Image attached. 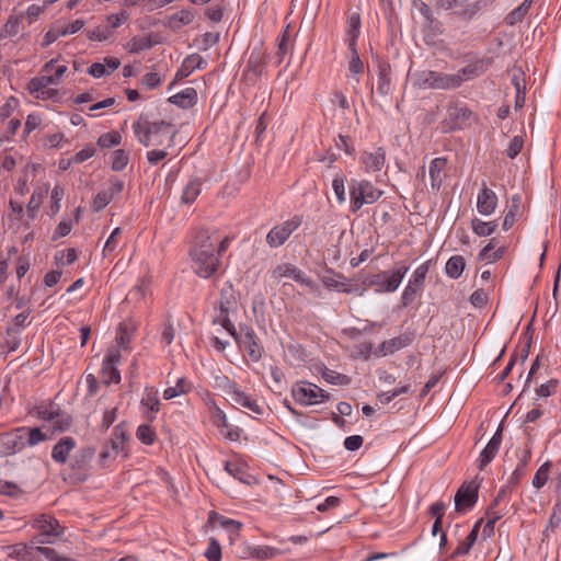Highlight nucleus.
Returning <instances> with one entry per match:
<instances>
[{"instance_id": "f257e3e1", "label": "nucleus", "mask_w": 561, "mask_h": 561, "mask_svg": "<svg viewBox=\"0 0 561 561\" xmlns=\"http://www.w3.org/2000/svg\"><path fill=\"white\" fill-rule=\"evenodd\" d=\"M133 129L138 141L145 147L162 146L165 149L174 146V138L178 134L171 123L165 121L151 123L142 117L133 124Z\"/></svg>"}, {"instance_id": "f03ea898", "label": "nucleus", "mask_w": 561, "mask_h": 561, "mask_svg": "<svg viewBox=\"0 0 561 561\" xmlns=\"http://www.w3.org/2000/svg\"><path fill=\"white\" fill-rule=\"evenodd\" d=\"M383 192L367 180H352L350 183L351 210L358 211L364 205L377 202Z\"/></svg>"}, {"instance_id": "7ed1b4c3", "label": "nucleus", "mask_w": 561, "mask_h": 561, "mask_svg": "<svg viewBox=\"0 0 561 561\" xmlns=\"http://www.w3.org/2000/svg\"><path fill=\"white\" fill-rule=\"evenodd\" d=\"M408 271L409 267L402 265L393 271L370 274L366 277L364 283L373 287L377 293H393L399 288Z\"/></svg>"}, {"instance_id": "20e7f679", "label": "nucleus", "mask_w": 561, "mask_h": 561, "mask_svg": "<svg viewBox=\"0 0 561 561\" xmlns=\"http://www.w3.org/2000/svg\"><path fill=\"white\" fill-rule=\"evenodd\" d=\"M459 80L449 73L423 70L415 76V85L420 89L451 90L457 89Z\"/></svg>"}, {"instance_id": "39448f33", "label": "nucleus", "mask_w": 561, "mask_h": 561, "mask_svg": "<svg viewBox=\"0 0 561 561\" xmlns=\"http://www.w3.org/2000/svg\"><path fill=\"white\" fill-rule=\"evenodd\" d=\"M291 394L297 403L304 405H312L330 399V394L325 390L305 381L296 383L291 389Z\"/></svg>"}, {"instance_id": "423d86ee", "label": "nucleus", "mask_w": 561, "mask_h": 561, "mask_svg": "<svg viewBox=\"0 0 561 561\" xmlns=\"http://www.w3.org/2000/svg\"><path fill=\"white\" fill-rule=\"evenodd\" d=\"M190 255L194 272L203 278L213 276L220 265V259L216 253L208 254L205 251H190Z\"/></svg>"}, {"instance_id": "0eeeda50", "label": "nucleus", "mask_w": 561, "mask_h": 561, "mask_svg": "<svg viewBox=\"0 0 561 561\" xmlns=\"http://www.w3.org/2000/svg\"><path fill=\"white\" fill-rule=\"evenodd\" d=\"M234 341L243 346L252 362L257 363L264 353L263 346L259 343L256 333L251 327L240 325L238 339Z\"/></svg>"}, {"instance_id": "6e6552de", "label": "nucleus", "mask_w": 561, "mask_h": 561, "mask_svg": "<svg viewBox=\"0 0 561 561\" xmlns=\"http://www.w3.org/2000/svg\"><path fill=\"white\" fill-rule=\"evenodd\" d=\"M300 225L301 219L299 217H293L291 219L276 225L266 234V243L271 248H278L283 245Z\"/></svg>"}, {"instance_id": "1a4fd4ad", "label": "nucleus", "mask_w": 561, "mask_h": 561, "mask_svg": "<svg viewBox=\"0 0 561 561\" xmlns=\"http://www.w3.org/2000/svg\"><path fill=\"white\" fill-rule=\"evenodd\" d=\"M472 115V111L466 105L449 104L443 124L448 130L462 129L470 124Z\"/></svg>"}, {"instance_id": "9d476101", "label": "nucleus", "mask_w": 561, "mask_h": 561, "mask_svg": "<svg viewBox=\"0 0 561 561\" xmlns=\"http://www.w3.org/2000/svg\"><path fill=\"white\" fill-rule=\"evenodd\" d=\"M491 65L492 58L483 57L468 64L466 67L458 70L457 73H453V78H457L459 80L457 88H459L467 80L482 76Z\"/></svg>"}, {"instance_id": "9b49d317", "label": "nucleus", "mask_w": 561, "mask_h": 561, "mask_svg": "<svg viewBox=\"0 0 561 561\" xmlns=\"http://www.w3.org/2000/svg\"><path fill=\"white\" fill-rule=\"evenodd\" d=\"M479 485L474 482L463 483L455 495V508L461 513L471 508L478 501Z\"/></svg>"}, {"instance_id": "f8f14e48", "label": "nucleus", "mask_w": 561, "mask_h": 561, "mask_svg": "<svg viewBox=\"0 0 561 561\" xmlns=\"http://www.w3.org/2000/svg\"><path fill=\"white\" fill-rule=\"evenodd\" d=\"M226 393L233 407L245 408L257 415L263 414V410L257 402L251 399L245 392L241 391L234 382L228 385Z\"/></svg>"}, {"instance_id": "ddd939ff", "label": "nucleus", "mask_w": 561, "mask_h": 561, "mask_svg": "<svg viewBox=\"0 0 561 561\" xmlns=\"http://www.w3.org/2000/svg\"><path fill=\"white\" fill-rule=\"evenodd\" d=\"M273 275L276 278H293L297 283H300L311 289L317 287V284L312 278L306 276L301 270L289 263H284L276 266V268L273 271Z\"/></svg>"}, {"instance_id": "4468645a", "label": "nucleus", "mask_w": 561, "mask_h": 561, "mask_svg": "<svg viewBox=\"0 0 561 561\" xmlns=\"http://www.w3.org/2000/svg\"><path fill=\"white\" fill-rule=\"evenodd\" d=\"M35 526L38 528L41 534L34 538L36 543H51L50 540H45L43 537H58L62 534V527L58 520L53 517L41 516L35 520Z\"/></svg>"}, {"instance_id": "2eb2a0df", "label": "nucleus", "mask_w": 561, "mask_h": 561, "mask_svg": "<svg viewBox=\"0 0 561 561\" xmlns=\"http://www.w3.org/2000/svg\"><path fill=\"white\" fill-rule=\"evenodd\" d=\"M497 201L496 194L483 183V187L477 198V209L479 214L483 216L492 215L496 209Z\"/></svg>"}, {"instance_id": "dca6fc26", "label": "nucleus", "mask_w": 561, "mask_h": 561, "mask_svg": "<svg viewBox=\"0 0 561 561\" xmlns=\"http://www.w3.org/2000/svg\"><path fill=\"white\" fill-rule=\"evenodd\" d=\"M83 25L84 22L82 20H76L66 27H51L45 34L42 45L47 47L56 42L60 36H66L68 34H75L79 32Z\"/></svg>"}, {"instance_id": "f3484780", "label": "nucleus", "mask_w": 561, "mask_h": 561, "mask_svg": "<svg viewBox=\"0 0 561 561\" xmlns=\"http://www.w3.org/2000/svg\"><path fill=\"white\" fill-rule=\"evenodd\" d=\"M140 404L147 409L145 412L146 419L148 421H153L156 419V414L160 411L158 390L153 387H146Z\"/></svg>"}, {"instance_id": "a211bd4d", "label": "nucleus", "mask_w": 561, "mask_h": 561, "mask_svg": "<svg viewBox=\"0 0 561 561\" xmlns=\"http://www.w3.org/2000/svg\"><path fill=\"white\" fill-rule=\"evenodd\" d=\"M362 162L365 165L367 172L380 171L386 162V153L382 148H376L371 152H364L362 156Z\"/></svg>"}, {"instance_id": "6ab92c4d", "label": "nucleus", "mask_w": 561, "mask_h": 561, "mask_svg": "<svg viewBox=\"0 0 561 561\" xmlns=\"http://www.w3.org/2000/svg\"><path fill=\"white\" fill-rule=\"evenodd\" d=\"M206 67V61L198 54H192L187 56L179 70L176 71L175 79L182 80L188 77L195 69H204Z\"/></svg>"}, {"instance_id": "aec40b11", "label": "nucleus", "mask_w": 561, "mask_h": 561, "mask_svg": "<svg viewBox=\"0 0 561 561\" xmlns=\"http://www.w3.org/2000/svg\"><path fill=\"white\" fill-rule=\"evenodd\" d=\"M412 342L411 333H404L388 341H383L380 346L378 354L383 356L393 354L394 352L407 347Z\"/></svg>"}, {"instance_id": "412c9836", "label": "nucleus", "mask_w": 561, "mask_h": 561, "mask_svg": "<svg viewBox=\"0 0 561 561\" xmlns=\"http://www.w3.org/2000/svg\"><path fill=\"white\" fill-rule=\"evenodd\" d=\"M447 160L445 158H435L430 164V178L433 190L438 191L446 176Z\"/></svg>"}, {"instance_id": "4be33fe9", "label": "nucleus", "mask_w": 561, "mask_h": 561, "mask_svg": "<svg viewBox=\"0 0 561 561\" xmlns=\"http://www.w3.org/2000/svg\"><path fill=\"white\" fill-rule=\"evenodd\" d=\"M378 85L381 95H388L391 91V66L385 60H378Z\"/></svg>"}, {"instance_id": "5701e85b", "label": "nucleus", "mask_w": 561, "mask_h": 561, "mask_svg": "<svg viewBox=\"0 0 561 561\" xmlns=\"http://www.w3.org/2000/svg\"><path fill=\"white\" fill-rule=\"evenodd\" d=\"M76 442L72 437H62L53 448L51 457L59 463H65L69 453L75 448Z\"/></svg>"}, {"instance_id": "b1692460", "label": "nucleus", "mask_w": 561, "mask_h": 561, "mask_svg": "<svg viewBox=\"0 0 561 561\" xmlns=\"http://www.w3.org/2000/svg\"><path fill=\"white\" fill-rule=\"evenodd\" d=\"M169 102L181 108H191L197 102V92L194 88H186L183 91L169 98Z\"/></svg>"}, {"instance_id": "393cba45", "label": "nucleus", "mask_w": 561, "mask_h": 561, "mask_svg": "<svg viewBox=\"0 0 561 561\" xmlns=\"http://www.w3.org/2000/svg\"><path fill=\"white\" fill-rule=\"evenodd\" d=\"M520 207L522 196L519 194L513 195L511 199V205L503 221V229L505 231L510 230L514 226L516 218L520 216Z\"/></svg>"}, {"instance_id": "a878e982", "label": "nucleus", "mask_w": 561, "mask_h": 561, "mask_svg": "<svg viewBox=\"0 0 561 561\" xmlns=\"http://www.w3.org/2000/svg\"><path fill=\"white\" fill-rule=\"evenodd\" d=\"M191 251H205L206 253H215V240L207 230H201L195 237L194 247Z\"/></svg>"}, {"instance_id": "bb28decb", "label": "nucleus", "mask_w": 561, "mask_h": 561, "mask_svg": "<svg viewBox=\"0 0 561 561\" xmlns=\"http://www.w3.org/2000/svg\"><path fill=\"white\" fill-rule=\"evenodd\" d=\"M36 548L37 547L34 546L28 547L25 543L9 546V557L19 561H33L34 553L38 552Z\"/></svg>"}, {"instance_id": "cd10ccee", "label": "nucleus", "mask_w": 561, "mask_h": 561, "mask_svg": "<svg viewBox=\"0 0 561 561\" xmlns=\"http://www.w3.org/2000/svg\"><path fill=\"white\" fill-rule=\"evenodd\" d=\"M483 519H479L473 528L471 529L470 534L467 536V538L459 542V545L457 546V548L455 549L454 553H453V557H458V556H465V554H468L470 549L472 548V546L474 545L477 538H478V534H479V528L482 524Z\"/></svg>"}, {"instance_id": "c85d7f7f", "label": "nucleus", "mask_w": 561, "mask_h": 561, "mask_svg": "<svg viewBox=\"0 0 561 561\" xmlns=\"http://www.w3.org/2000/svg\"><path fill=\"white\" fill-rule=\"evenodd\" d=\"M136 331V324L133 320H125L119 323L116 342L121 347H127Z\"/></svg>"}, {"instance_id": "c756f323", "label": "nucleus", "mask_w": 561, "mask_h": 561, "mask_svg": "<svg viewBox=\"0 0 561 561\" xmlns=\"http://www.w3.org/2000/svg\"><path fill=\"white\" fill-rule=\"evenodd\" d=\"M485 5V2L483 1H476L472 3L467 2L465 0L463 4H460L457 10L455 11V14L458 18L465 19V20H471L474 15H477Z\"/></svg>"}, {"instance_id": "7c9ffc66", "label": "nucleus", "mask_w": 561, "mask_h": 561, "mask_svg": "<svg viewBox=\"0 0 561 561\" xmlns=\"http://www.w3.org/2000/svg\"><path fill=\"white\" fill-rule=\"evenodd\" d=\"M466 267V261L461 255L451 256L445 266V272L448 277L458 279Z\"/></svg>"}, {"instance_id": "2f4dec72", "label": "nucleus", "mask_w": 561, "mask_h": 561, "mask_svg": "<svg viewBox=\"0 0 561 561\" xmlns=\"http://www.w3.org/2000/svg\"><path fill=\"white\" fill-rule=\"evenodd\" d=\"M359 27H360V16L358 13H352L347 18V41H348V47H353L356 45V41L359 35Z\"/></svg>"}, {"instance_id": "473e14b6", "label": "nucleus", "mask_w": 561, "mask_h": 561, "mask_svg": "<svg viewBox=\"0 0 561 561\" xmlns=\"http://www.w3.org/2000/svg\"><path fill=\"white\" fill-rule=\"evenodd\" d=\"M94 455L95 449L92 447H83L79 449L72 459L71 467L78 469L85 468Z\"/></svg>"}, {"instance_id": "72a5a7b5", "label": "nucleus", "mask_w": 561, "mask_h": 561, "mask_svg": "<svg viewBox=\"0 0 561 561\" xmlns=\"http://www.w3.org/2000/svg\"><path fill=\"white\" fill-rule=\"evenodd\" d=\"M126 433L122 425L114 427L112 438L107 445L111 446L114 456H117L124 450V444L126 442Z\"/></svg>"}, {"instance_id": "f704fd0d", "label": "nucleus", "mask_w": 561, "mask_h": 561, "mask_svg": "<svg viewBox=\"0 0 561 561\" xmlns=\"http://www.w3.org/2000/svg\"><path fill=\"white\" fill-rule=\"evenodd\" d=\"M56 83V78H53L50 76L35 77L30 80L27 89L31 94L35 95L41 91L46 90L49 84Z\"/></svg>"}, {"instance_id": "c9c22d12", "label": "nucleus", "mask_w": 561, "mask_h": 561, "mask_svg": "<svg viewBox=\"0 0 561 561\" xmlns=\"http://www.w3.org/2000/svg\"><path fill=\"white\" fill-rule=\"evenodd\" d=\"M432 264V260L426 261L425 263L421 264L412 274L410 280L408 284L419 288L423 289L426 274L428 273L430 266Z\"/></svg>"}, {"instance_id": "e433bc0d", "label": "nucleus", "mask_w": 561, "mask_h": 561, "mask_svg": "<svg viewBox=\"0 0 561 561\" xmlns=\"http://www.w3.org/2000/svg\"><path fill=\"white\" fill-rule=\"evenodd\" d=\"M497 227L496 221H483L479 218H473L471 220V228L473 232L480 237L491 236Z\"/></svg>"}, {"instance_id": "4c0bfd02", "label": "nucleus", "mask_w": 561, "mask_h": 561, "mask_svg": "<svg viewBox=\"0 0 561 561\" xmlns=\"http://www.w3.org/2000/svg\"><path fill=\"white\" fill-rule=\"evenodd\" d=\"M500 444L489 442L480 454L479 469L483 470L496 456L500 449Z\"/></svg>"}, {"instance_id": "58836bf2", "label": "nucleus", "mask_w": 561, "mask_h": 561, "mask_svg": "<svg viewBox=\"0 0 561 561\" xmlns=\"http://www.w3.org/2000/svg\"><path fill=\"white\" fill-rule=\"evenodd\" d=\"M150 283L147 279H141L136 286L133 287V289L129 290V293L126 296V299L128 301L137 302L141 299H144L148 291H149Z\"/></svg>"}, {"instance_id": "ea45409f", "label": "nucleus", "mask_w": 561, "mask_h": 561, "mask_svg": "<svg viewBox=\"0 0 561 561\" xmlns=\"http://www.w3.org/2000/svg\"><path fill=\"white\" fill-rule=\"evenodd\" d=\"M202 183L198 179L191 180L182 194V201L186 204L193 203L201 193Z\"/></svg>"}, {"instance_id": "a19ab883", "label": "nucleus", "mask_w": 561, "mask_h": 561, "mask_svg": "<svg viewBox=\"0 0 561 561\" xmlns=\"http://www.w3.org/2000/svg\"><path fill=\"white\" fill-rule=\"evenodd\" d=\"M322 377L327 382L332 383V385L345 386L351 382V378L348 376H346L344 374H340V373L329 369V368H325L322 371Z\"/></svg>"}, {"instance_id": "79ce46f5", "label": "nucleus", "mask_w": 561, "mask_h": 561, "mask_svg": "<svg viewBox=\"0 0 561 561\" xmlns=\"http://www.w3.org/2000/svg\"><path fill=\"white\" fill-rule=\"evenodd\" d=\"M190 390V385L184 378H180L174 387H169L163 391V399L170 400Z\"/></svg>"}, {"instance_id": "37998d69", "label": "nucleus", "mask_w": 561, "mask_h": 561, "mask_svg": "<svg viewBox=\"0 0 561 561\" xmlns=\"http://www.w3.org/2000/svg\"><path fill=\"white\" fill-rule=\"evenodd\" d=\"M137 438L146 445H152L156 442L157 435L153 428L148 424H141L136 431Z\"/></svg>"}, {"instance_id": "c03bdc74", "label": "nucleus", "mask_w": 561, "mask_h": 561, "mask_svg": "<svg viewBox=\"0 0 561 561\" xmlns=\"http://www.w3.org/2000/svg\"><path fill=\"white\" fill-rule=\"evenodd\" d=\"M122 141V136L117 131H110L102 134L98 139V145L101 148H112L118 146Z\"/></svg>"}, {"instance_id": "a18cd8bd", "label": "nucleus", "mask_w": 561, "mask_h": 561, "mask_svg": "<svg viewBox=\"0 0 561 561\" xmlns=\"http://www.w3.org/2000/svg\"><path fill=\"white\" fill-rule=\"evenodd\" d=\"M560 524H561V501H558L554 504V506L552 507V513L550 515L548 526H547L546 530L543 531V534L546 536H548L549 531L554 533L556 529L560 526Z\"/></svg>"}, {"instance_id": "49530a36", "label": "nucleus", "mask_w": 561, "mask_h": 561, "mask_svg": "<svg viewBox=\"0 0 561 561\" xmlns=\"http://www.w3.org/2000/svg\"><path fill=\"white\" fill-rule=\"evenodd\" d=\"M154 45L150 36L134 37L130 42L129 51L133 54L150 49Z\"/></svg>"}, {"instance_id": "de8ad7c7", "label": "nucleus", "mask_w": 561, "mask_h": 561, "mask_svg": "<svg viewBox=\"0 0 561 561\" xmlns=\"http://www.w3.org/2000/svg\"><path fill=\"white\" fill-rule=\"evenodd\" d=\"M529 9L526 5L520 4L513 11H511L504 19L506 25L514 26L517 23L522 22L525 15L528 13Z\"/></svg>"}, {"instance_id": "09e8293b", "label": "nucleus", "mask_w": 561, "mask_h": 561, "mask_svg": "<svg viewBox=\"0 0 561 561\" xmlns=\"http://www.w3.org/2000/svg\"><path fill=\"white\" fill-rule=\"evenodd\" d=\"M113 193L108 192V190H103L99 192L92 203V207L95 211H100L105 208L113 201Z\"/></svg>"}, {"instance_id": "8fccbe9b", "label": "nucleus", "mask_w": 561, "mask_h": 561, "mask_svg": "<svg viewBox=\"0 0 561 561\" xmlns=\"http://www.w3.org/2000/svg\"><path fill=\"white\" fill-rule=\"evenodd\" d=\"M549 470H550V462H545L539 467L537 470L534 479H533V485L536 489H541L549 479Z\"/></svg>"}, {"instance_id": "3c124183", "label": "nucleus", "mask_w": 561, "mask_h": 561, "mask_svg": "<svg viewBox=\"0 0 561 561\" xmlns=\"http://www.w3.org/2000/svg\"><path fill=\"white\" fill-rule=\"evenodd\" d=\"M128 154L123 149L114 150L112 153V169L122 171L128 163Z\"/></svg>"}, {"instance_id": "603ef678", "label": "nucleus", "mask_w": 561, "mask_h": 561, "mask_svg": "<svg viewBox=\"0 0 561 561\" xmlns=\"http://www.w3.org/2000/svg\"><path fill=\"white\" fill-rule=\"evenodd\" d=\"M23 15H12L4 24L5 37H12L19 33L20 25L22 24Z\"/></svg>"}, {"instance_id": "864d4df0", "label": "nucleus", "mask_w": 561, "mask_h": 561, "mask_svg": "<svg viewBox=\"0 0 561 561\" xmlns=\"http://www.w3.org/2000/svg\"><path fill=\"white\" fill-rule=\"evenodd\" d=\"M352 56L348 64V70L353 75H359L364 71V64L359 58L356 45L353 47H348Z\"/></svg>"}, {"instance_id": "5fc2aeb1", "label": "nucleus", "mask_w": 561, "mask_h": 561, "mask_svg": "<svg viewBox=\"0 0 561 561\" xmlns=\"http://www.w3.org/2000/svg\"><path fill=\"white\" fill-rule=\"evenodd\" d=\"M102 377L103 381L107 385L112 382L118 383L121 381V374L118 369L113 365L102 366Z\"/></svg>"}, {"instance_id": "6e6d98bb", "label": "nucleus", "mask_w": 561, "mask_h": 561, "mask_svg": "<svg viewBox=\"0 0 561 561\" xmlns=\"http://www.w3.org/2000/svg\"><path fill=\"white\" fill-rule=\"evenodd\" d=\"M205 557L207 558L208 561L221 560V548L219 542L215 538L209 539V545L205 552Z\"/></svg>"}, {"instance_id": "4d7b16f0", "label": "nucleus", "mask_w": 561, "mask_h": 561, "mask_svg": "<svg viewBox=\"0 0 561 561\" xmlns=\"http://www.w3.org/2000/svg\"><path fill=\"white\" fill-rule=\"evenodd\" d=\"M276 554V549L267 546L250 548V556L261 560L271 559Z\"/></svg>"}, {"instance_id": "13d9d810", "label": "nucleus", "mask_w": 561, "mask_h": 561, "mask_svg": "<svg viewBox=\"0 0 561 561\" xmlns=\"http://www.w3.org/2000/svg\"><path fill=\"white\" fill-rule=\"evenodd\" d=\"M220 524H221L222 527H225V528L230 530V539H231V541L239 537L240 529H241V526H242L241 523H239L237 520H233V519H229V518H225V517L220 516Z\"/></svg>"}, {"instance_id": "bf43d9fd", "label": "nucleus", "mask_w": 561, "mask_h": 561, "mask_svg": "<svg viewBox=\"0 0 561 561\" xmlns=\"http://www.w3.org/2000/svg\"><path fill=\"white\" fill-rule=\"evenodd\" d=\"M422 290L408 284L401 296V305L402 307L410 306L416 298L417 294Z\"/></svg>"}, {"instance_id": "052dcab7", "label": "nucleus", "mask_w": 561, "mask_h": 561, "mask_svg": "<svg viewBox=\"0 0 561 561\" xmlns=\"http://www.w3.org/2000/svg\"><path fill=\"white\" fill-rule=\"evenodd\" d=\"M193 20H194L193 12L187 11V10H182L172 16V23H174L175 26L187 25V24L192 23Z\"/></svg>"}, {"instance_id": "680f3d73", "label": "nucleus", "mask_w": 561, "mask_h": 561, "mask_svg": "<svg viewBox=\"0 0 561 561\" xmlns=\"http://www.w3.org/2000/svg\"><path fill=\"white\" fill-rule=\"evenodd\" d=\"M524 146V139L522 136H515L511 142L508 148L506 149L507 157L514 159L522 151Z\"/></svg>"}, {"instance_id": "e2e57ef3", "label": "nucleus", "mask_w": 561, "mask_h": 561, "mask_svg": "<svg viewBox=\"0 0 561 561\" xmlns=\"http://www.w3.org/2000/svg\"><path fill=\"white\" fill-rule=\"evenodd\" d=\"M87 34H88V38L91 41L103 42V41H106L107 38H110V36L112 35V32L106 27L98 26L92 31H88Z\"/></svg>"}, {"instance_id": "0e129e2a", "label": "nucleus", "mask_w": 561, "mask_h": 561, "mask_svg": "<svg viewBox=\"0 0 561 561\" xmlns=\"http://www.w3.org/2000/svg\"><path fill=\"white\" fill-rule=\"evenodd\" d=\"M288 44H289V32L286 30L284 31L282 38L278 43L277 47V57H278V64H280L285 57V55L288 53Z\"/></svg>"}, {"instance_id": "69168bd1", "label": "nucleus", "mask_w": 561, "mask_h": 561, "mask_svg": "<svg viewBox=\"0 0 561 561\" xmlns=\"http://www.w3.org/2000/svg\"><path fill=\"white\" fill-rule=\"evenodd\" d=\"M141 82L148 89H154L162 82V78L157 72H147L142 76Z\"/></svg>"}, {"instance_id": "338daca9", "label": "nucleus", "mask_w": 561, "mask_h": 561, "mask_svg": "<svg viewBox=\"0 0 561 561\" xmlns=\"http://www.w3.org/2000/svg\"><path fill=\"white\" fill-rule=\"evenodd\" d=\"M94 153H95V149L93 148V146L90 145V146H87L85 148H83L82 150H80L79 152H77L72 157L71 161L75 163H82L85 160L93 157Z\"/></svg>"}, {"instance_id": "774afa93", "label": "nucleus", "mask_w": 561, "mask_h": 561, "mask_svg": "<svg viewBox=\"0 0 561 561\" xmlns=\"http://www.w3.org/2000/svg\"><path fill=\"white\" fill-rule=\"evenodd\" d=\"M18 104V100L13 96L7 100V102L0 107V119L4 121L11 116L14 107Z\"/></svg>"}]
</instances>
